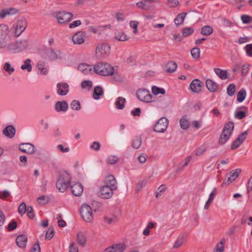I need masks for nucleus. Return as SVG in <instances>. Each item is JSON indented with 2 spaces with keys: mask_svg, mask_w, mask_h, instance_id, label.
<instances>
[{
  "mask_svg": "<svg viewBox=\"0 0 252 252\" xmlns=\"http://www.w3.org/2000/svg\"><path fill=\"white\" fill-rule=\"evenodd\" d=\"M29 46V42L25 39L16 40L7 44L5 47L7 51L13 53H20L28 48Z\"/></svg>",
  "mask_w": 252,
  "mask_h": 252,
  "instance_id": "obj_1",
  "label": "nucleus"
},
{
  "mask_svg": "<svg viewBox=\"0 0 252 252\" xmlns=\"http://www.w3.org/2000/svg\"><path fill=\"white\" fill-rule=\"evenodd\" d=\"M94 72L99 75L108 76L114 73V68L106 63L99 62L94 66Z\"/></svg>",
  "mask_w": 252,
  "mask_h": 252,
  "instance_id": "obj_2",
  "label": "nucleus"
},
{
  "mask_svg": "<svg viewBox=\"0 0 252 252\" xmlns=\"http://www.w3.org/2000/svg\"><path fill=\"white\" fill-rule=\"evenodd\" d=\"M28 26V22L25 17H21L13 25L11 30L15 36H19L26 30Z\"/></svg>",
  "mask_w": 252,
  "mask_h": 252,
  "instance_id": "obj_3",
  "label": "nucleus"
},
{
  "mask_svg": "<svg viewBox=\"0 0 252 252\" xmlns=\"http://www.w3.org/2000/svg\"><path fill=\"white\" fill-rule=\"evenodd\" d=\"M70 183V177L66 172L62 173L57 181L56 187L59 191L64 192L68 187Z\"/></svg>",
  "mask_w": 252,
  "mask_h": 252,
  "instance_id": "obj_4",
  "label": "nucleus"
},
{
  "mask_svg": "<svg viewBox=\"0 0 252 252\" xmlns=\"http://www.w3.org/2000/svg\"><path fill=\"white\" fill-rule=\"evenodd\" d=\"M234 129V124L229 122L226 124L223 127L219 140V143L223 145L228 140Z\"/></svg>",
  "mask_w": 252,
  "mask_h": 252,
  "instance_id": "obj_5",
  "label": "nucleus"
},
{
  "mask_svg": "<svg viewBox=\"0 0 252 252\" xmlns=\"http://www.w3.org/2000/svg\"><path fill=\"white\" fill-rule=\"evenodd\" d=\"M110 52V47L105 43H99L95 48V56L98 59H103L107 56Z\"/></svg>",
  "mask_w": 252,
  "mask_h": 252,
  "instance_id": "obj_6",
  "label": "nucleus"
},
{
  "mask_svg": "<svg viewBox=\"0 0 252 252\" xmlns=\"http://www.w3.org/2000/svg\"><path fill=\"white\" fill-rule=\"evenodd\" d=\"M9 28L5 24L0 25V48H5L7 45Z\"/></svg>",
  "mask_w": 252,
  "mask_h": 252,
  "instance_id": "obj_7",
  "label": "nucleus"
},
{
  "mask_svg": "<svg viewBox=\"0 0 252 252\" xmlns=\"http://www.w3.org/2000/svg\"><path fill=\"white\" fill-rule=\"evenodd\" d=\"M83 219L87 222H92L94 219V216L92 208L86 204H84L81 207L80 211Z\"/></svg>",
  "mask_w": 252,
  "mask_h": 252,
  "instance_id": "obj_8",
  "label": "nucleus"
},
{
  "mask_svg": "<svg viewBox=\"0 0 252 252\" xmlns=\"http://www.w3.org/2000/svg\"><path fill=\"white\" fill-rule=\"evenodd\" d=\"M169 122L165 117L160 118L154 126V130L157 132H164L168 126Z\"/></svg>",
  "mask_w": 252,
  "mask_h": 252,
  "instance_id": "obj_9",
  "label": "nucleus"
},
{
  "mask_svg": "<svg viewBox=\"0 0 252 252\" xmlns=\"http://www.w3.org/2000/svg\"><path fill=\"white\" fill-rule=\"evenodd\" d=\"M136 94L138 98L141 101L146 103L153 101L152 100V98L153 97L152 94H150L149 91L146 89H139L137 91Z\"/></svg>",
  "mask_w": 252,
  "mask_h": 252,
  "instance_id": "obj_10",
  "label": "nucleus"
},
{
  "mask_svg": "<svg viewBox=\"0 0 252 252\" xmlns=\"http://www.w3.org/2000/svg\"><path fill=\"white\" fill-rule=\"evenodd\" d=\"M241 172V170L239 168L231 170L227 175V177L226 180L223 182L221 187L225 185H228L233 181H234L240 175Z\"/></svg>",
  "mask_w": 252,
  "mask_h": 252,
  "instance_id": "obj_11",
  "label": "nucleus"
},
{
  "mask_svg": "<svg viewBox=\"0 0 252 252\" xmlns=\"http://www.w3.org/2000/svg\"><path fill=\"white\" fill-rule=\"evenodd\" d=\"M73 17L71 13L60 11L57 13L56 18L60 24H64L69 22Z\"/></svg>",
  "mask_w": 252,
  "mask_h": 252,
  "instance_id": "obj_12",
  "label": "nucleus"
},
{
  "mask_svg": "<svg viewBox=\"0 0 252 252\" xmlns=\"http://www.w3.org/2000/svg\"><path fill=\"white\" fill-rule=\"evenodd\" d=\"M115 190L108 185L102 186L99 190V196L103 199H109L112 197L113 191Z\"/></svg>",
  "mask_w": 252,
  "mask_h": 252,
  "instance_id": "obj_13",
  "label": "nucleus"
},
{
  "mask_svg": "<svg viewBox=\"0 0 252 252\" xmlns=\"http://www.w3.org/2000/svg\"><path fill=\"white\" fill-rule=\"evenodd\" d=\"M86 37V32L80 31L74 34L72 40L74 44L81 45L85 42Z\"/></svg>",
  "mask_w": 252,
  "mask_h": 252,
  "instance_id": "obj_14",
  "label": "nucleus"
},
{
  "mask_svg": "<svg viewBox=\"0 0 252 252\" xmlns=\"http://www.w3.org/2000/svg\"><path fill=\"white\" fill-rule=\"evenodd\" d=\"M19 150L28 154H33L36 151L34 146L31 143H22L19 146Z\"/></svg>",
  "mask_w": 252,
  "mask_h": 252,
  "instance_id": "obj_15",
  "label": "nucleus"
},
{
  "mask_svg": "<svg viewBox=\"0 0 252 252\" xmlns=\"http://www.w3.org/2000/svg\"><path fill=\"white\" fill-rule=\"evenodd\" d=\"M126 248L124 244H115L106 248L103 252H124Z\"/></svg>",
  "mask_w": 252,
  "mask_h": 252,
  "instance_id": "obj_16",
  "label": "nucleus"
},
{
  "mask_svg": "<svg viewBox=\"0 0 252 252\" xmlns=\"http://www.w3.org/2000/svg\"><path fill=\"white\" fill-rule=\"evenodd\" d=\"M203 86V83L200 80L195 79L191 82L189 87L193 93L198 94L202 91Z\"/></svg>",
  "mask_w": 252,
  "mask_h": 252,
  "instance_id": "obj_17",
  "label": "nucleus"
},
{
  "mask_svg": "<svg viewBox=\"0 0 252 252\" xmlns=\"http://www.w3.org/2000/svg\"><path fill=\"white\" fill-rule=\"evenodd\" d=\"M247 134L248 133L247 131H245L244 132L241 133L239 135L238 137L232 143L231 146V149L234 150L239 147L246 138Z\"/></svg>",
  "mask_w": 252,
  "mask_h": 252,
  "instance_id": "obj_18",
  "label": "nucleus"
},
{
  "mask_svg": "<svg viewBox=\"0 0 252 252\" xmlns=\"http://www.w3.org/2000/svg\"><path fill=\"white\" fill-rule=\"evenodd\" d=\"M78 69L84 75L91 74L94 72V66L84 63L79 64Z\"/></svg>",
  "mask_w": 252,
  "mask_h": 252,
  "instance_id": "obj_19",
  "label": "nucleus"
},
{
  "mask_svg": "<svg viewBox=\"0 0 252 252\" xmlns=\"http://www.w3.org/2000/svg\"><path fill=\"white\" fill-rule=\"evenodd\" d=\"M18 10L15 8H8L2 9L0 11V18L3 19L7 16L16 14Z\"/></svg>",
  "mask_w": 252,
  "mask_h": 252,
  "instance_id": "obj_20",
  "label": "nucleus"
},
{
  "mask_svg": "<svg viewBox=\"0 0 252 252\" xmlns=\"http://www.w3.org/2000/svg\"><path fill=\"white\" fill-rule=\"evenodd\" d=\"M57 93L60 95H65L69 92V86L66 83H60L57 85Z\"/></svg>",
  "mask_w": 252,
  "mask_h": 252,
  "instance_id": "obj_21",
  "label": "nucleus"
},
{
  "mask_svg": "<svg viewBox=\"0 0 252 252\" xmlns=\"http://www.w3.org/2000/svg\"><path fill=\"white\" fill-rule=\"evenodd\" d=\"M105 185H108L113 189H117V181L113 175H110L106 177L105 179Z\"/></svg>",
  "mask_w": 252,
  "mask_h": 252,
  "instance_id": "obj_22",
  "label": "nucleus"
},
{
  "mask_svg": "<svg viewBox=\"0 0 252 252\" xmlns=\"http://www.w3.org/2000/svg\"><path fill=\"white\" fill-rule=\"evenodd\" d=\"M27 241L28 237L24 234L19 235L16 239L17 245L21 249H25L26 247Z\"/></svg>",
  "mask_w": 252,
  "mask_h": 252,
  "instance_id": "obj_23",
  "label": "nucleus"
},
{
  "mask_svg": "<svg viewBox=\"0 0 252 252\" xmlns=\"http://www.w3.org/2000/svg\"><path fill=\"white\" fill-rule=\"evenodd\" d=\"M71 190L74 195L79 196L83 192V187L81 184L76 183L71 186Z\"/></svg>",
  "mask_w": 252,
  "mask_h": 252,
  "instance_id": "obj_24",
  "label": "nucleus"
},
{
  "mask_svg": "<svg viewBox=\"0 0 252 252\" xmlns=\"http://www.w3.org/2000/svg\"><path fill=\"white\" fill-rule=\"evenodd\" d=\"M206 86L212 93L216 92L219 89V85L214 81L210 79L206 81Z\"/></svg>",
  "mask_w": 252,
  "mask_h": 252,
  "instance_id": "obj_25",
  "label": "nucleus"
},
{
  "mask_svg": "<svg viewBox=\"0 0 252 252\" xmlns=\"http://www.w3.org/2000/svg\"><path fill=\"white\" fill-rule=\"evenodd\" d=\"M214 72L221 80H225L229 77V74L226 70H223L219 68H215Z\"/></svg>",
  "mask_w": 252,
  "mask_h": 252,
  "instance_id": "obj_26",
  "label": "nucleus"
},
{
  "mask_svg": "<svg viewBox=\"0 0 252 252\" xmlns=\"http://www.w3.org/2000/svg\"><path fill=\"white\" fill-rule=\"evenodd\" d=\"M76 240L80 245L82 247H84L87 241L85 233L82 231L78 232L76 234Z\"/></svg>",
  "mask_w": 252,
  "mask_h": 252,
  "instance_id": "obj_27",
  "label": "nucleus"
},
{
  "mask_svg": "<svg viewBox=\"0 0 252 252\" xmlns=\"http://www.w3.org/2000/svg\"><path fill=\"white\" fill-rule=\"evenodd\" d=\"M16 129L12 126H8L3 130V133L7 137L11 138L15 134Z\"/></svg>",
  "mask_w": 252,
  "mask_h": 252,
  "instance_id": "obj_28",
  "label": "nucleus"
},
{
  "mask_svg": "<svg viewBox=\"0 0 252 252\" xmlns=\"http://www.w3.org/2000/svg\"><path fill=\"white\" fill-rule=\"evenodd\" d=\"M217 188H214L212 192L210 193L209 198L204 205L205 210H207L209 208L210 204L212 203L216 195H217Z\"/></svg>",
  "mask_w": 252,
  "mask_h": 252,
  "instance_id": "obj_29",
  "label": "nucleus"
},
{
  "mask_svg": "<svg viewBox=\"0 0 252 252\" xmlns=\"http://www.w3.org/2000/svg\"><path fill=\"white\" fill-rule=\"evenodd\" d=\"M47 55L49 59L51 60H55L58 59H61V53L57 51H55L53 49H50L48 51Z\"/></svg>",
  "mask_w": 252,
  "mask_h": 252,
  "instance_id": "obj_30",
  "label": "nucleus"
},
{
  "mask_svg": "<svg viewBox=\"0 0 252 252\" xmlns=\"http://www.w3.org/2000/svg\"><path fill=\"white\" fill-rule=\"evenodd\" d=\"M68 108V104L65 101H58L55 104L57 111H66Z\"/></svg>",
  "mask_w": 252,
  "mask_h": 252,
  "instance_id": "obj_31",
  "label": "nucleus"
},
{
  "mask_svg": "<svg viewBox=\"0 0 252 252\" xmlns=\"http://www.w3.org/2000/svg\"><path fill=\"white\" fill-rule=\"evenodd\" d=\"M115 38L120 41H125L127 40L129 38L124 32H118L115 34Z\"/></svg>",
  "mask_w": 252,
  "mask_h": 252,
  "instance_id": "obj_32",
  "label": "nucleus"
},
{
  "mask_svg": "<svg viewBox=\"0 0 252 252\" xmlns=\"http://www.w3.org/2000/svg\"><path fill=\"white\" fill-rule=\"evenodd\" d=\"M241 108L244 111H237L235 113V118L239 120H241L245 117L246 112L248 111V108L245 106L242 107Z\"/></svg>",
  "mask_w": 252,
  "mask_h": 252,
  "instance_id": "obj_33",
  "label": "nucleus"
},
{
  "mask_svg": "<svg viewBox=\"0 0 252 252\" xmlns=\"http://www.w3.org/2000/svg\"><path fill=\"white\" fill-rule=\"evenodd\" d=\"M187 15V13L186 12H183L178 14L174 19V22L176 25L178 26L182 24Z\"/></svg>",
  "mask_w": 252,
  "mask_h": 252,
  "instance_id": "obj_34",
  "label": "nucleus"
},
{
  "mask_svg": "<svg viewBox=\"0 0 252 252\" xmlns=\"http://www.w3.org/2000/svg\"><path fill=\"white\" fill-rule=\"evenodd\" d=\"M177 67V63L173 61H171L167 63L166 65V71L169 73H172L176 70Z\"/></svg>",
  "mask_w": 252,
  "mask_h": 252,
  "instance_id": "obj_35",
  "label": "nucleus"
},
{
  "mask_svg": "<svg viewBox=\"0 0 252 252\" xmlns=\"http://www.w3.org/2000/svg\"><path fill=\"white\" fill-rule=\"evenodd\" d=\"M126 99L122 96L117 98L115 102V105L117 109L122 110L125 108V103H126Z\"/></svg>",
  "mask_w": 252,
  "mask_h": 252,
  "instance_id": "obj_36",
  "label": "nucleus"
},
{
  "mask_svg": "<svg viewBox=\"0 0 252 252\" xmlns=\"http://www.w3.org/2000/svg\"><path fill=\"white\" fill-rule=\"evenodd\" d=\"M213 32V28L210 26H203L201 29V33L204 35H209Z\"/></svg>",
  "mask_w": 252,
  "mask_h": 252,
  "instance_id": "obj_37",
  "label": "nucleus"
},
{
  "mask_svg": "<svg viewBox=\"0 0 252 252\" xmlns=\"http://www.w3.org/2000/svg\"><path fill=\"white\" fill-rule=\"evenodd\" d=\"M102 89L99 86H96L94 88V98L95 99H98L99 98L100 95L103 94Z\"/></svg>",
  "mask_w": 252,
  "mask_h": 252,
  "instance_id": "obj_38",
  "label": "nucleus"
},
{
  "mask_svg": "<svg viewBox=\"0 0 252 252\" xmlns=\"http://www.w3.org/2000/svg\"><path fill=\"white\" fill-rule=\"evenodd\" d=\"M200 50L198 47L193 48L190 51L191 55L192 58L196 60H197L200 58Z\"/></svg>",
  "mask_w": 252,
  "mask_h": 252,
  "instance_id": "obj_39",
  "label": "nucleus"
},
{
  "mask_svg": "<svg viewBox=\"0 0 252 252\" xmlns=\"http://www.w3.org/2000/svg\"><path fill=\"white\" fill-rule=\"evenodd\" d=\"M37 67L40 71V73L43 75L47 74L48 72L47 68L45 66V63L42 61H39L37 63Z\"/></svg>",
  "mask_w": 252,
  "mask_h": 252,
  "instance_id": "obj_40",
  "label": "nucleus"
},
{
  "mask_svg": "<svg viewBox=\"0 0 252 252\" xmlns=\"http://www.w3.org/2000/svg\"><path fill=\"white\" fill-rule=\"evenodd\" d=\"M225 241V239H222L220 243H218L215 247L214 252H223Z\"/></svg>",
  "mask_w": 252,
  "mask_h": 252,
  "instance_id": "obj_41",
  "label": "nucleus"
},
{
  "mask_svg": "<svg viewBox=\"0 0 252 252\" xmlns=\"http://www.w3.org/2000/svg\"><path fill=\"white\" fill-rule=\"evenodd\" d=\"M31 60L30 59H27L24 62V64H23L21 68L22 70L27 69L28 72H30L32 70V66L31 64Z\"/></svg>",
  "mask_w": 252,
  "mask_h": 252,
  "instance_id": "obj_42",
  "label": "nucleus"
},
{
  "mask_svg": "<svg viewBox=\"0 0 252 252\" xmlns=\"http://www.w3.org/2000/svg\"><path fill=\"white\" fill-rule=\"evenodd\" d=\"M152 92L154 95H158V94H164L165 93V91L164 89L158 88L155 86L152 87Z\"/></svg>",
  "mask_w": 252,
  "mask_h": 252,
  "instance_id": "obj_43",
  "label": "nucleus"
},
{
  "mask_svg": "<svg viewBox=\"0 0 252 252\" xmlns=\"http://www.w3.org/2000/svg\"><path fill=\"white\" fill-rule=\"evenodd\" d=\"M246 92L244 89H241L237 94V100L238 101L242 102L246 97Z\"/></svg>",
  "mask_w": 252,
  "mask_h": 252,
  "instance_id": "obj_44",
  "label": "nucleus"
},
{
  "mask_svg": "<svg viewBox=\"0 0 252 252\" xmlns=\"http://www.w3.org/2000/svg\"><path fill=\"white\" fill-rule=\"evenodd\" d=\"M184 242V237L183 236H180L176 240L173 248L175 249H178L180 248Z\"/></svg>",
  "mask_w": 252,
  "mask_h": 252,
  "instance_id": "obj_45",
  "label": "nucleus"
},
{
  "mask_svg": "<svg viewBox=\"0 0 252 252\" xmlns=\"http://www.w3.org/2000/svg\"><path fill=\"white\" fill-rule=\"evenodd\" d=\"M142 143L141 138L140 137H136L132 141V147L134 149H138Z\"/></svg>",
  "mask_w": 252,
  "mask_h": 252,
  "instance_id": "obj_46",
  "label": "nucleus"
},
{
  "mask_svg": "<svg viewBox=\"0 0 252 252\" xmlns=\"http://www.w3.org/2000/svg\"><path fill=\"white\" fill-rule=\"evenodd\" d=\"M48 200V197L46 195H41L37 198V203L41 205H44L47 204Z\"/></svg>",
  "mask_w": 252,
  "mask_h": 252,
  "instance_id": "obj_47",
  "label": "nucleus"
},
{
  "mask_svg": "<svg viewBox=\"0 0 252 252\" xmlns=\"http://www.w3.org/2000/svg\"><path fill=\"white\" fill-rule=\"evenodd\" d=\"M182 34L183 36L187 37L191 34L194 32V30L193 28L191 27H188L186 28H184L182 30Z\"/></svg>",
  "mask_w": 252,
  "mask_h": 252,
  "instance_id": "obj_48",
  "label": "nucleus"
},
{
  "mask_svg": "<svg viewBox=\"0 0 252 252\" xmlns=\"http://www.w3.org/2000/svg\"><path fill=\"white\" fill-rule=\"evenodd\" d=\"M181 127L184 129H187L189 128V121L185 118L181 119L180 121Z\"/></svg>",
  "mask_w": 252,
  "mask_h": 252,
  "instance_id": "obj_49",
  "label": "nucleus"
},
{
  "mask_svg": "<svg viewBox=\"0 0 252 252\" xmlns=\"http://www.w3.org/2000/svg\"><path fill=\"white\" fill-rule=\"evenodd\" d=\"M241 19L245 24H250L252 22V17L248 15H241Z\"/></svg>",
  "mask_w": 252,
  "mask_h": 252,
  "instance_id": "obj_50",
  "label": "nucleus"
},
{
  "mask_svg": "<svg viewBox=\"0 0 252 252\" xmlns=\"http://www.w3.org/2000/svg\"><path fill=\"white\" fill-rule=\"evenodd\" d=\"M235 86L233 84H230L227 88V93L229 96H233L235 93Z\"/></svg>",
  "mask_w": 252,
  "mask_h": 252,
  "instance_id": "obj_51",
  "label": "nucleus"
},
{
  "mask_svg": "<svg viewBox=\"0 0 252 252\" xmlns=\"http://www.w3.org/2000/svg\"><path fill=\"white\" fill-rule=\"evenodd\" d=\"M3 69L9 74H11L15 70L14 67H12L11 64L9 63H4L3 66Z\"/></svg>",
  "mask_w": 252,
  "mask_h": 252,
  "instance_id": "obj_52",
  "label": "nucleus"
},
{
  "mask_svg": "<svg viewBox=\"0 0 252 252\" xmlns=\"http://www.w3.org/2000/svg\"><path fill=\"white\" fill-rule=\"evenodd\" d=\"M71 108L75 110H79L81 108L80 103L78 100H73L70 104Z\"/></svg>",
  "mask_w": 252,
  "mask_h": 252,
  "instance_id": "obj_53",
  "label": "nucleus"
},
{
  "mask_svg": "<svg viewBox=\"0 0 252 252\" xmlns=\"http://www.w3.org/2000/svg\"><path fill=\"white\" fill-rule=\"evenodd\" d=\"M136 6L143 10L148 11L150 9L149 6H148L145 2L143 1H140L136 3Z\"/></svg>",
  "mask_w": 252,
  "mask_h": 252,
  "instance_id": "obj_54",
  "label": "nucleus"
},
{
  "mask_svg": "<svg viewBox=\"0 0 252 252\" xmlns=\"http://www.w3.org/2000/svg\"><path fill=\"white\" fill-rule=\"evenodd\" d=\"M118 161V158L115 156H110L106 159V162L108 163L113 164L117 162Z\"/></svg>",
  "mask_w": 252,
  "mask_h": 252,
  "instance_id": "obj_55",
  "label": "nucleus"
},
{
  "mask_svg": "<svg viewBox=\"0 0 252 252\" xmlns=\"http://www.w3.org/2000/svg\"><path fill=\"white\" fill-rule=\"evenodd\" d=\"M206 150L207 148L205 146H201L196 150L195 155L197 156H201L205 153Z\"/></svg>",
  "mask_w": 252,
  "mask_h": 252,
  "instance_id": "obj_56",
  "label": "nucleus"
},
{
  "mask_svg": "<svg viewBox=\"0 0 252 252\" xmlns=\"http://www.w3.org/2000/svg\"><path fill=\"white\" fill-rule=\"evenodd\" d=\"M138 24V22L136 21H130L129 23L130 27L133 29V32L135 34H136L138 33L137 27Z\"/></svg>",
  "mask_w": 252,
  "mask_h": 252,
  "instance_id": "obj_57",
  "label": "nucleus"
},
{
  "mask_svg": "<svg viewBox=\"0 0 252 252\" xmlns=\"http://www.w3.org/2000/svg\"><path fill=\"white\" fill-rule=\"evenodd\" d=\"M92 86V83L91 81L85 80L82 82L81 87L83 89L88 88V90H90Z\"/></svg>",
  "mask_w": 252,
  "mask_h": 252,
  "instance_id": "obj_58",
  "label": "nucleus"
},
{
  "mask_svg": "<svg viewBox=\"0 0 252 252\" xmlns=\"http://www.w3.org/2000/svg\"><path fill=\"white\" fill-rule=\"evenodd\" d=\"M27 210V207H26V205L25 203H22L20 204L19 207L18 212L21 215H23L26 213Z\"/></svg>",
  "mask_w": 252,
  "mask_h": 252,
  "instance_id": "obj_59",
  "label": "nucleus"
},
{
  "mask_svg": "<svg viewBox=\"0 0 252 252\" xmlns=\"http://www.w3.org/2000/svg\"><path fill=\"white\" fill-rule=\"evenodd\" d=\"M166 187L164 185H161L157 189L156 192V197L158 198L165 190Z\"/></svg>",
  "mask_w": 252,
  "mask_h": 252,
  "instance_id": "obj_60",
  "label": "nucleus"
},
{
  "mask_svg": "<svg viewBox=\"0 0 252 252\" xmlns=\"http://www.w3.org/2000/svg\"><path fill=\"white\" fill-rule=\"evenodd\" d=\"M10 195V192L7 190L0 191V198L1 199H5L7 197H9Z\"/></svg>",
  "mask_w": 252,
  "mask_h": 252,
  "instance_id": "obj_61",
  "label": "nucleus"
},
{
  "mask_svg": "<svg viewBox=\"0 0 252 252\" xmlns=\"http://www.w3.org/2000/svg\"><path fill=\"white\" fill-rule=\"evenodd\" d=\"M54 234V230L53 228H49L48 230L46 233L45 237L46 239L50 240L53 236Z\"/></svg>",
  "mask_w": 252,
  "mask_h": 252,
  "instance_id": "obj_62",
  "label": "nucleus"
},
{
  "mask_svg": "<svg viewBox=\"0 0 252 252\" xmlns=\"http://www.w3.org/2000/svg\"><path fill=\"white\" fill-rule=\"evenodd\" d=\"M68 252H78V247L74 242L70 243Z\"/></svg>",
  "mask_w": 252,
  "mask_h": 252,
  "instance_id": "obj_63",
  "label": "nucleus"
},
{
  "mask_svg": "<svg viewBox=\"0 0 252 252\" xmlns=\"http://www.w3.org/2000/svg\"><path fill=\"white\" fill-rule=\"evenodd\" d=\"M246 51L247 53V54L249 57L252 56V44H247L246 47Z\"/></svg>",
  "mask_w": 252,
  "mask_h": 252,
  "instance_id": "obj_64",
  "label": "nucleus"
}]
</instances>
